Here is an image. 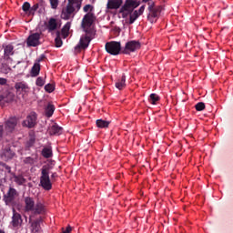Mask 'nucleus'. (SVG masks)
<instances>
[{
    "instance_id": "f257e3e1",
    "label": "nucleus",
    "mask_w": 233,
    "mask_h": 233,
    "mask_svg": "<svg viewBox=\"0 0 233 233\" xmlns=\"http://www.w3.org/2000/svg\"><path fill=\"white\" fill-rule=\"evenodd\" d=\"M96 21V15L92 12L86 13L81 22V26L86 32L85 35H82L78 45L75 47L76 52H81V50H86V47L89 46L90 41L94 39V33L92 30L88 29Z\"/></svg>"
},
{
    "instance_id": "f03ea898",
    "label": "nucleus",
    "mask_w": 233,
    "mask_h": 233,
    "mask_svg": "<svg viewBox=\"0 0 233 233\" xmlns=\"http://www.w3.org/2000/svg\"><path fill=\"white\" fill-rule=\"evenodd\" d=\"M25 212H32L31 216H45L46 214V208L42 202H36L32 197H25L24 198Z\"/></svg>"
},
{
    "instance_id": "7ed1b4c3",
    "label": "nucleus",
    "mask_w": 233,
    "mask_h": 233,
    "mask_svg": "<svg viewBox=\"0 0 233 233\" xmlns=\"http://www.w3.org/2000/svg\"><path fill=\"white\" fill-rule=\"evenodd\" d=\"M66 6L62 8L60 15L61 19L68 21V19H74L76 14L81 10V5L83 0H67Z\"/></svg>"
},
{
    "instance_id": "20e7f679",
    "label": "nucleus",
    "mask_w": 233,
    "mask_h": 233,
    "mask_svg": "<svg viewBox=\"0 0 233 233\" xmlns=\"http://www.w3.org/2000/svg\"><path fill=\"white\" fill-rule=\"evenodd\" d=\"M52 168L51 164H46L41 168L40 185L44 190H52V181H50V171Z\"/></svg>"
},
{
    "instance_id": "39448f33",
    "label": "nucleus",
    "mask_w": 233,
    "mask_h": 233,
    "mask_svg": "<svg viewBox=\"0 0 233 233\" xmlns=\"http://www.w3.org/2000/svg\"><path fill=\"white\" fill-rule=\"evenodd\" d=\"M137 6H139L137 2L134 0H127L125 5L120 8L119 14H122L123 19H127Z\"/></svg>"
},
{
    "instance_id": "423d86ee",
    "label": "nucleus",
    "mask_w": 233,
    "mask_h": 233,
    "mask_svg": "<svg viewBox=\"0 0 233 233\" xmlns=\"http://www.w3.org/2000/svg\"><path fill=\"white\" fill-rule=\"evenodd\" d=\"M105 48L107 54H110V56H119L121 53L123 54V50L121 49V42H107L106 43Z\"/></svg>"
},
{
    "instance_id": "0eeeda50",
    "label": "nucleus",
    "mask_w": 233,
    "mask_h": 233,
    "mask_svg": "<svg viewBox=\"0 0 233 233\" xmlns=\"http://www.w3.org/2000/svg\"><path fill=\"white\" fill-rule=\"evenodd\" d=\"M139 48H141V43L139 41L131 40L126 44L125 47L122 49V54L130 56L132 52H136L139 50Z\"/></svg>"
},
{
    "instance_id": "6e6552de",
    "label": "nucleus",
    "mask_w": 233,
    "mask_h": 233,
    "mask_svg": "<svg viewBox=\"0 0 233 233\" xmlns=\"http://www.w3.org/2000/svg\"><path fill=\"white\" fill-rule=\"evenodd\" d=\"M43 215L35 220H32L33 218H35V215L29 216V224H30V230L31 233H39L41 232V223H43Z\"/></svg>"
},
{
    "instance_id": "1a4fd4ad",
    "label": "nucleus",
    "mask_w": 233,
    "mask_h": 233,
    "mask_svg": "<svg viewBox=\"0 0 233 233\" xmlns=\"http://www.w3.org/2000/svg\"><path fill=\"white\" fill-rule=\"evenodd\" d=\"M17 196H19L17 190L14 187H10L7 194L4 196L5 205L14 206L15 198H17Z\"/></svg>"
},
{
    "instance_id": "9d476101",
    "label": "nucleus",
    "mask_w": 233,
    "mask_h": 233,
    "mask_svg": "<svg viewBox=\"0 0 233 233\" xmlns=\"http://www.w3.org/2000/svg\"><path fill=\"white\" fill-rule=\"evenodd\" d=\"M26 128H34L37 125V113L31 112L22 123Z\"/></svg>"
},
{
    "instance_id": "9b49d317",
    "label": "nucleus",
    "mask_w": 233,
    "mask_h": 233,
    "mask_svg": "<svg viewBox=\"0 0 233 233\" xmlns=\"http://www.w3.org/2000/svg\"><path fill=\"white\" fill-rule=\"evenodd\" d=\"M41 34L33 33L27 37V46H39L41 45Z\"/></svg>"
},
{
    "instance_id": "f8f14e48",
    "label": "nucleus",
    "mask_w": 233,
    "mask_h": 233,
    "mask_svg": "<svg viewBox=\"0 0 233 233\" xmlns=\"http://www.w3.org/2000/svg\"><path fill=\"white\" fill-rule=\"evenodd\" d=\"M11 225L14 228H17V227H21V225H23V218L21 217V214L15 211V208H13Z\"/></svg>"
},
{
    "instance_id": "ddd939ff",
    "label": "nucleus",
    "mask_w": 233,
    "mask_h": 233,
    "mask_svg": "<svg viewBox=\"0 0 233 233\" xmlns=\"http://www.w3.org/2000/svg\"><path fill=\"white\" fill-rule=\"evenodd\" d=\"M17 117L12 116L9 119L5 121V128L6 132H14L15 130V127H17Z\"/></svg>"
},
{
    "instance_id": "4468645a",
    "label": "nucleus",
    "mask_w": 233,
    "mask_h": 233,
    "mask_svg": "<svg viewBox=\"0 0 233 233\" xmlns=\"http://www.w3.org/2000/svg\"><path fill=\"white\" fill-rule=\"evenodd\" d=\"M39 161V155L37 153L32 154L31 157H24V165H29V167H34Z\"/></svg>"
},
{
    "instance_id": "2eb2a0df",
    "label": "nucleus",
    "mask_w": 233,
    "mask_h": 233,
    "mask_svg": "<svg viewBox=\"0 0 233 233\" xmlns=\"http://www.w3.org/2000/svg\"><path fill=\"white\" fill-rule=\"evenodd\" d=\"M47 32L52 33L55 32V30H57L59 28V25H57V19L56 18H50L48 22L46 24Z\"/></svg>"
},
{
    "instance_id": "dca6fc26",
    "label": "nucleus",
    "mask_w": 233,
    "mask_h": 233,
    "mask_svg": "<svg viewBox=\"0 0 233 233\" xmlns=\"http://www.w3.org/2000/svg\"><path fill=\"white\" fill-rule=\"evenodd\" d=\"M123 5V0H108L106 8L107 10H117Z\"/></svg>"
},
{
    "instance_id": "f3484780",
    "label": "nucleus",
    "mask_w": 233,
    "mask_h": 233,
    "mask_svg": "<svg viewBox=\"0 0 233 233\" xmlns=\"http://www.w3.org/2000/svg\"><path fill=\"white\" fill-rule=\"evenodd\" d=\"M49 136H61L63 134V127H59L57 124H54L48 128Z\"/></svg>"
},
{
    "instance_id": "a211bd4d",
    "label": "nucleus",
    "mask_w": 233,
    "mask_h": 233,
    "mask_svg": "<svg viewBox=\"0 0 233 233\" xmlns=\"http://www.w3.org/2000/svg\"><path fill=\"white\" fill-rule=\"evenodd\" d=\"M162 7L161 6H157L155 9L149 11V14L147 15L148 21L151 23H154V19L156 17H159V15L161 14Z\"/></svg>"
},
{
    "instance_id": "6ab92c4d",
    "label": "nucleus",
    "mask_w": 233,
    "mask_h": 233,
    "mask_svg": "<svg viewBox=\"0 0 233 233\" xmlns=\"http://www.w3.org/2000/svg\"><path fill=\"white\" fill-rule=\"evenodd\" d=\"M10 56H14V46L7 45L4 49V57L5 61L10 59Z\"/></svg>"
},
{
    "instance_id": "aec40b11",
    "label": "nucleus",
    "mask_w": 233,
    "mask_h": 233,
    "mask_svg": "<svg viewBox=\"0 0 233 233\" xmlns=\"http://www.w3.org/2000/svg\"><path fill=\"white\" fill-rule=\"evenodd\" d=\"M14 156H15V153H14V151L10 149H5L2 152L1 158L3 159V161H9V159H12Z\"/></svg>"
},
{
    "instance_id": "412c9836",
    "label": "nucleus",
    "mask_w": 233,
    "mask_h": 233,
    "mask_svg": "<svg viewBox=\"0 0 233 233\" xmlns=\"http://www.w3.org/2000/svg\"><path fill=\"white\" fill-rule=\"evenodd\" d=\"M41 156H43V157H45L46 159H50V157L54 156L52 147H45L41 151Z\"/></svg>"
},
{
    "instance_id": "4be33fe9",
    "label": "nucleus",
    "mask_w": 233,
    "mask_h": 233,
    "mask_svg": "<svg viewBox=\"0 0 233 233\" xmlns=\"http://www.w3.org/2000/svg\"><path fill=\"white\" fill-rule=\"evenodd\" d=\"M116 88L118 90H123L127 86V76L123 75L120 79H118L115 85Z\"/></svg>"
},
{
    "instance_id": "5701e85b",
    "label": "nucleus",
    "mask_w": 233,
    "mask_h": 233,
    "mask_svg": "<svg viewBox=\"0 0 233 233\" xmlns=\"http://www.w3.org/2000/svg\"><path fill=\"white\" fill-rule=\"evenodd\" d=\"M39 72H41V65L39 64V62H36L34 64L31 69V76L37 77V76H39Z\"/></svg>"
},
{
    "instance_id": "b1692460",
    "label": "nucleus",
    "mask_w": 233,
    "mask_h": 233,
    "mask_svg": "<svg viewBox=\"0 0 233 233\" xmlns=\"http://www.w3.org/2000/svg\"><path fill=\"white\" fill-rule=\"evenodd\" d=\"M56 110V106L53 104L49 103L45 108V116L46 117H52L54 116V112Z\"/></svg>"
},
{
    "instance_id": "393cba45",
    "label": "nucleus",
    "mask_w": 233,
    "mask_h": 233,
    "mask_svg": "<svg viewBox=\"0 0 233 233\" xmlns=\"http://www.w3.org/2000/svg\"><path fill=\"white\" fill-rule=\"evenodd\" d=\"M15 88L18 94H21L22 92H26L28 86L23 82H18L15 85Z\"/></svg>"
},
{
    "instance_id": "a878e982",
    "label": "nucleus",
    "mask_w": 233,
    "mask_h": 233,
    "mask_svg": "<svg viewBox=\"0 0 233 233\" xmlns=\"http://www.w3.org/2000/svg\"><path fill=\"white\" fill-rule=\"evenodd\" d=\"M71 23L67 22L62 28L61 30V34L64 37V39H66V37H68V32H70V26H71Z\"/></svg>"
},
{
    "instance_id": "bb28decb",
    "label": "nucleus",
    "mask_w": 233,
    "mask_h": 233,
    "mask_svg": "<svg viewBox=\"0 0 233 233\" xmlns=\"http://www.w3.org/2000/svg\"><path fill=\"white\" fill-rule=\"evenodd\" d=\"M110 125L109 121L104 120V119H97L96 120V127L98 128H108V126Z\"/></svg>"
},
{
    "instance_id": "cd10ccee",
    "label": "nucleus",
    "mask_w": 233,
    "mask_h": 233,
    "mask_svg": "<svg viewBox=\"0 0 233 233\" xmlns=\"http://www.w3.org/2000/svg\"><path fill=\"white\" fill-rule=\"evenodd\" d=\"M14 181L16 185H25V183H26V178L22 175H18L14 177Z\"/></svg>"
},
{
    "instance_id": "c85d7f7f",
    "label": "nucleus",
    "mask_w": 233,
    "mask_h": 233,
    "mask_svg": "<svg viewBox=\"0 0 233 233\" xmlns=\"http://www.w3.org/2000/svg\"><path fill=\"white\" fill-rule=\"evenodd\" d=\"M55 43L56 48H61L63 46V40L61 39V32H56V37L55 38Z\"/></svg>"
},
{
    "instance_id": "c756f323",
    "label": "nucleus",
    "mask_w": 233,
    "mask_h": 233,
    "mask_svg": "<svg viewBox=\"0 0 233 233\" xmlns=\"http://www.w3.org/2000/svg\"><path fill=\"white\" fill-rule=\"evenodd\" d=\"M139 13L137 10H135L133 13L130 14L129 15V25H134L137 17H139Z\"/></svg>"
},
{
    "instance_id": "7c9ffc66",
    "label": "nucleus",
    "mask_w": 233,
    "mask_h": 233,
    "mask_svg": "<svg viewBox=\"0 0 233 233\" xmlns=\"http://www.w3.org/2000/svg\"><path fill=\"white\" fill-rule=\"evenodd\" d=\"M148 101L149 103H151V105H156V103L159 101V96H157V94L156 93H152L149 96Z\"/></svg>"
},
{
    "instance_id": "2f4dec72",
    "label": "nucleus",
    "mask_w": 233,
    "mask_h": 233,
    "mask_svg": "<svg viewBox=\"0 0 233 233\" xmlns=\"http://www.w3.org/2000/svg\"><path fill=\"white\" fill-rule=\"evenodd\" d=\"M10 70H12L6 64H2L1 68H0V72L2 74H8V72H10Z\"/></svg>"
},
{
    "instance_id": "473e14b6",
    "label": "nucleus",
    "mask_w": 233,
    "mask_h": 233,
    "mask_svg": "<svg viewBox=\"0 0 233 233\" xmlns=\"http://www.w3.org/2000/svg\"><path fill=\"white\" fill-rule=\"evenodd\" d=\"M195 108L197 112H203L205 110V103L203 102H198Z\"/></svg>"
},
{
    "instance_id": "72a5a7b5",
    "label": "nucleus",
    "mask_w": 233,
    "mask_h": 233,
    "mask_svg": "<svg viewBox=\"0 0 233 233\" xmlns=\"http://www.w3.org/2000/svg\"><path fill=\"white\" fill-rule=\"evenodd\" d=\"M45 90H46V92L52 94V92H54V90H56V87L54 86L53 84H47L45 86Z\"/></svg>"
},
{
    "instance_id": "f704fd0d",
    "label": "nucleus",
    "mask_w": 233,
    "mask_h": 233,
    "mask_svg": "<svg viewBox=\"0 0 233 233\" xmlns=\"http://www.w3.org/2000/svg\"><path fill=\"white\" fill-rule=\"evenodd\" d=\"M35 144V137H29V139L26 142V147H34Z\"/></svg>"
},
{
    "instance_id": "c9c22d12",
    "label": "nucleus",
    "mask_w": 233,
    "mask_h": 233,
    "mask_svg": "<svg viewBox=\"0 0 233 233\" xmlns=\"http://www.w3.org/2000/svg\"><path fill=\"white\" fill-rule=\"evenodd\" d=\"M83 10H84V12H85L86 14H88V13H90V12H93L94 6H93L92 5H90V4H88V5H86L84 6Z\"/></svg>"
},
{
    "instance_id": "e433bc0d",
    "label": "nucleus",
    "mask_w": 233,
    "mask_h": 233,
    "mask_svg": "<svg viewBox=\"0 0 233 233\" xmlns=\"http://www.w3.org/2000/svg\"><path fill=\"white\" fill-rule=\"evenodd\" d=\"M22 10L25 13L30 12V3L25 2L22 5Z\"/></svg>"
},
{
    "instance_id": "4c0bfd02",
    "label": "nucleus",
    "mask_w": 233,
    "mask_h": 233,
    "mask_svg": "<svg viewBox=\"0 0 233 233\" xmlns=\"http://www.w3.org/2000/svg\"><path fill=\"white\" fill-rule=\"evenodd\" d=\"M50 1V5L51 7L53 8V10H56V8H57V6H59V0H49Z\"/></svg>"
},
{
    "instance_id": "58836bf2",
    "label": "nucleus",
    "mask_w": 233,
    "mask_h": 233,
    "mask_svg": "<svg viewBox=\"0 0 233 233\" xmlns=\"http://www.w3.org/2000/svg\"><path fill=\"white\" fill-rule=\"evenodd\" d=\"M39 8V4H35L33 6H30L29 14H35Z\"/></svg>"
},
{
    "instance_id": "ea45409f",
    "label": "nucleus",
    "mask_w": 233,
    "mask_h": 233,
    "mask_svg": "<svg viewBox=\"0 0 233 233\" xmlns=\"http://www.w3.org/2000/svg\"><path fill=\"white\" fill-rule=\"evenodd\" d=\"M36 86H43L45 85V80L43 79V77H38L36 79Z\"/></svg>"
},
{
    "instance_id": "a19ab883",
    "label": "nucleus",
    "mask_w": 233,
    "mask_h": 233,
    "mask_svg": "<svg viewBox=\"0 0 233 233\" xmlns=\"http://www.w3.org/2000/svg\"><path fill=\"white\" fill-rule=\"evenodd\" d=\"M156 4L155 3H148V12H151L152 10L156 9Z\"/></svg>"
},
{
    "instance_id": "79ce46f5",
    "label": "nucleus",
    "mask_w": 233,
    "mask_h": 233,
    "mask_svg": "<svg viewBox=\"0 0 233 233\" xmlns=\"http://www.w3.org/2000/svg\"><path fill=\"white\" fill-rule=\"evenodd\" d=\"M8 80L6 78L0 77V86H4V85H6Z\"/></svg>"
},
{
    "instance_id": "37998d69",
    "label": "nucleus",
    "mask_w": 233,
    "mask_h": 233,
    "mask_svg": "<svg viewBox=\"0 0 233 233\" xmlns=\"http://www.w3.org/2000/svg\"><path fill=\"white\" fill-rule=\"evenodd\" d=\"M143 12H145V5H141L138 9V15H142Z\"/></svg>"
},
{
    "instance_id": "c03bdc74",
    "label": "nucleus",
    "mask_w": 233,
    "mask_h": 233,
    "mask_svg": "<svg viewBox=\"0 0 233 233\" xmlns=\"http://www.w3.org/2000/svg\"><path fill=\"white\" fill-rule=\"evenodd\" d=\"M72 232V227L68 226L66 230H64L62 233H71Z\"/></svg>"
},
{
    "instance_id": "a18cd8bd",
    "label": "nucleus",
    "mask_w": 233,
    "mask_h": 233,
    "mask_svg": "<svg viewBox=\"0 0 233 233\" xmlns=\"http://www.w3.org/2000/svg\"><path fill=\"white\" fill-rule=\"evenodd\" d=\"M8 97H9V100H5L6 103H10V102L14 99V94L10 93V94L8 95Z\"/></svg>"
},
{
    "instance_id": "49530a36",
    "label": "nucleus",
    "mask_w": 233,
    "mask_h": 233,
    "mask_svg": "<svg viewBox=\"0 0 233 233\" xmlns=\"http://www.w3.org/2000/svg\"><path fill=\"white\" fill-rule=\"evenodd\" d=\"M3 136V126H0V137Z\"/></svg>"
},
{
    "instance_id": "de8ad7c7",
    "label": "nucleus",
    "mask_w": 233,
    "mask_h": 233,
    "mask_svg": "<svg viewBox=\"0 0 233 233\" xmlns=\"http://www.w3.org/2000/svg\"><path fill=\"white\" fill-rule=\"evenodd\" d=\"M43 59H45V56H42L40 59H38L37 63H41V61H43Z\"/></svg>"
},
{
    "instance_id": "09e8293b",
    "label": "nucleus",
    "mask_w": 233,
    "mask_h": 233,
    "mask_svg": "<svg viewBox=\"0 0 233 233\" xmlns=\"http://www.w3.org/2000/svg\"><path fill=\"white\" fill-rule=\"evenodd\" d=\"M51 177H57V173H53L52 175H51Z\"/></svg>"
},
{
    "instance_id": "8fccbe9b",
    "label": "nucleus",
    "mask_w": 233,
    "mask_h": 233,
    "mask_svg": "<svg viewBox=\"0 0 233 233\" xmlns=\"http://www.w3.org/2000/svg\"><path fill=\"white\" fill-rule=\"evenodd\" d=\"M0 233H5V230H3V229H0Z\"/></svg>"
}]
</instances>
